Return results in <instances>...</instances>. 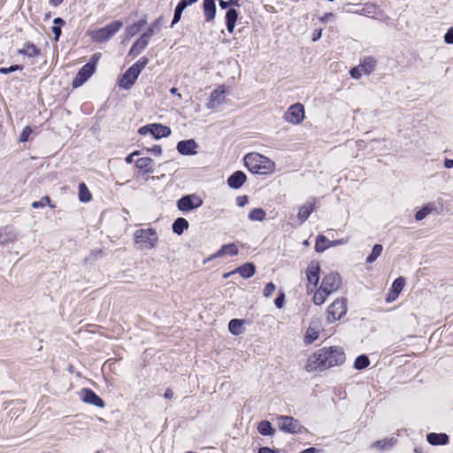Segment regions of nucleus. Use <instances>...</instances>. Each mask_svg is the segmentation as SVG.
<instances>
[{"label": "nucleus", "instance_id": "5701e85b", "mask_svg": "<svg viewBox=\"0 0 453 453\" xmlns=\"http://www.w3.org/2000/svg\"><path fill=\"white\" fill-rule=\"evenodd\" d=\"M150 39L142 35L131 47L128 55L133 58L138 56L148 46Z\"/></svg>", "mask_w": 453, "mask_h": 453}, {"label": "nucleus", "instance_id": "a18cd8bd", "mask_svg": "<svg viewBox=\"0 0 453 453\" xmlns=\"http://www.w3.org/2000/svg\"><path fill=\"white\" fill-rule=\"evenodd\" d=\"M149 62L148 58L142 57L136 63H134L131 67L138 73L142 72V70L147 65Z\"/></svg>", "mask_w": 453, "mask_h": 453}, {"label": "nucleus", "instance_id": "f8f14e48", "mask_svg": "<svg viewBox=\"0 0 453 453\" xmlns=\"http://www.w3.org/2000/svg\"><path fill=\"white\" fill-rule=\"evenodd\" d=\"M80 397L85 403L91 404L98 408H104L105 406L104 399L89 388H83L80 392Z\"/></svg>", "mask_w": 453, "mask_h": 453}, {"label": "nucleus", "instance_id": "4be33fe9", "mask_svg": "<svg viewBox=\"0 0 453 453\" xmlns=\"http://www.w3.org/2000/svg\"><path fill=\"white\" fill-rule=\"evenodd\" d=\"M343 242H344L343 240H337V241L332 242V241L328 240L326 237H325L324 235H319L316 240L315 250L317 252L320 253V252H324L326 250V249L329 246L339 245V244H342Z\"/></svg>", "mask_w": 453, "mask_h": 453}, {"label": "nucleus", "instance_id": "c03bdc74", "mask_svg": "<svg viewBox=\"0 0 453 453\" xmlns=\"http://www.w3.org/2000/svg\"><path fill=\"white\" fill-rule=\"evenodd\" d=\"M286 303V294L283 289H280L274 299V305L277 309H282Z\"/></svg>", "mask_w": 453, "mask_h": 453}, {"label": "nucleus", "instance_id": "ddd939ff", "mask_svg": "<svg viewBox=\"0 0 453 453\" xmlns=\"http://www.w3.org/2000/svg\"><path fill=\"white\" fill-rule=\"evenodd\" d=\"M342 284V279L338 273H331L326 275L321 281L320 288L330 295L336 291Z\"/></svg>", "mask_w": 453, "mask_h": 453}, {"label": "nucleus", "instance_id": "4d7b16f0", "mask_svg": "<svg viewBox=\"0 0 453 453\" xmlns=\"http://www.w3.org/2000/svg\"><path fill=\"white\" fill-rule=\"evenodd\" d=\"M383 251V247L380 244H375L372 248V253L370 255H380Z\"/></svg>", "mask_w": 453, "mask_h": 453}, {"label": "nucleus", "instance_id": "a211bd4d", "mask_svg": "<svg viewBox=\"0 0 453 453\" xmlns=\"http://www.w3.org/2000/svg\"><path fill=\"white\" fill-rule=\"evenodd\" d=\"M138 76L139 74L130 66L122 75L119 83V87L124 89L131 88Z\"/></svg>", "mask_w": 453, "mask_h": 453}, {"label": "nucleus", "instance_id": "473e14b6", "mask_svg": "<svg viewBox=\"0 0 453 453\" xmlns=\"http://www.w3.org/2000/svg\"><path fill=\"white\" fill-rule=\"evenodd\" d=\"M145 24L146 20L141 19L130 26H127L125 30L127 38H131L136 35L141 31V29L145 26Z\"/></svg>", "mask_w": 453, "mask_h": 453}, {"label": "nucleus", "instance_id": "423d86ee", "mask_svg": "<svg viewBox=\"0 0 453 453\" xmlns=\"http://www.w3.org/2000/svg\"><path fill=\"white\" fill-rule=\"evenodd\" d=\"M123 27L120 20H116L104 27L91 32V38L96 42H104L113 37Z\"/></svg>", "mask_w": 453, "mask_h": 453}, {"label": "nucleus", "instance_id": "9d476101", "mask_svg": "<svg viewBox=\"0 0 453 453\" xmlns=\"http://www.w3.org/2000/svg\"><path fill=\"white\" fill-rule=\"evenodd\" d=\"M284 120L293 124L298 125L304 119V107L302 104H295L291 105L284 114Z\"/></svg>", "mask_w": 453, "mask_h": 453}, {"label": "nucleus", "instance_id": "052dcab7", "mask_svg": "<svg viewBox=\"0 0 453 453\" xmlns=\"http://www.w3.org/2000/svg\"><path fill=\"white\" fill-rule=\"evenodd\" d=\"M219 4L221 9H227L232 5V2L230 0H219Z\"/></svg>", "mask_w": 453, "mask_h": 453}, {"label": "nucleus", "instance_id": "f03ea898", "mask_svg": "<svg viewBox=\"0 0 453 453\" xmlns=\"http://www.w3.org/2000/svg\"><path fill=\"white\" fill-rule=\"evenodd\" d=\"M246 167L254 173H271L274 168V163L268 157L258 153H249L244 157Z\"/></svg>", "mask_w": 453, "mask_h": 453}, {"label": "nucleus", "instance_id": "bb28decb", "mask_svg": "<svg viewBox=\"0 0 453 453\" xmlns=\"http://www.w3.org/2000/svg\"><path fill=\"white\" fill-rule=\"evenodd\" d=\"M239 13L234 8H229L226 13V25L229 33H233Z\"/></svg>", "mask_w": 453, "mask_h": 453}, {"label": "nucleus", "instance_id": "e433bc0d", "mask_svg": "<svg viewBox=\"0 0 453 453\" xmlns=\"http://www.w3.org/2000/svg\"><path fill=\"white\" fill-rule=\"evenodd\" d=\"M188 222L184 218H178L173 224V231L177 234H181L184 230L188 229Z\"/></svg>", "mask_w": 453, "mask_h": 453}, {"label": "nucleus", "instance_id": "f3484780", "mask_svg": "<svg viewBox=\"0 0 453 453\" xmlns=\"http://www.w3.org/2000/svg\"><path fill=\"white\" fill-rule=\"evenodd\" d=\"M316 205V199L314 197H310L305 203H303L299 208V211L297 214V219L300 223H303L313 211Z\"/></svg>", "mask_w": 453, "mask_h": 453}, {"label": "nucleus", "instance_id": "cd10ccee", "mask_svg": "<svg viewBox=\"0 0 453 453\" xmlns=\"http://www.w3.org/2000/svg\"><path fill=\"white\" fill-rule=\"evenodd\" d=\"M203 8L204 12L205 20L207 22L213 20L216 15L215 0H203Z\"/></svg>", "mask_w": 453, "mask_h": 453}, {"label": "nucleus", "instance_id": "bf43d9fd", "mask_svg": "<svg viewBox=\"0 0 453 453\" xmlns=\"http://www.w3.org/2000/svg\"><path fill=\"white\" fill-rule=\"evenodd\" d=\"M101 57V54L100 53H96L94 54L91 58L89 59V61L88 63H92L93 64V69L95 70L96 69V65L97 64L99 58Z\"/></svg>", "mask_w": 453, "mask_h": 453}, {"label": "nucleus", "instance_id": "37998d69", "mask_svg": "<svg viewBox=\"0 0 453 453\" xmlns=\"http://www.w3.org/2000/svg\"><path fill=\"white\" fill-rule=\"evenodd\" d=\"M265 212L260 208L253 209L249 213V219L252 221H254V220L262 221L265 219Z\"/></svg>", "mask_w": 453, "mask_h": 453}, {"label": "nucleus", "instance_id": "58836bf2", "mask_svg": "<svg viewBox=\"0 0 453 453\" xmlns=\"http://www.w3.org/2000/svg\"><path fill=\"white\" fill-rule=\"evenodd\" d=\"M79 199L82 203L89 202L92 199L91 193L85 183L79 185Z\"/></svg>", "mask_w": 453, "mask_h": 453}, {"label": "nucleus", "instance_id": "13d9d810", "mask_svg": "<svg viewBox=\"0 0 453 453\" xmlns=\"http://www.w3.org/2000/svg\"><path fill=\"white\" fill-rule=\"evenodd\" d=\"M52 32L55 35L54 39L55 41H58L60 35H61V28L59 26H53L52 27Z\"/></svg>", "mask_w": 453, "mask_h": 453}, {"label": "nucleus", "instance_id": "49530a36", "mask_svg": "<svg viewBox=\"0 0 453 453\" xmlns=\"http://www.w3.org/2000/svg\"><path fill=\"white\" fill-rule=\"evenodd\" d=\"M276 289V285L273 281H269L265 284L263 289V296L265 298L270 297Z\"/></svg>", "mask_w": 453, "mask_h": 453}, {"label": "nucleus", "instance_id": "6e6552de", "mask_svg": "<svg viewBox=\"0 0 453 453\" xmlns=\"http://www.w3.org/2000/svg\"><path fill=\"white\" fill-rule=\"evenodd\" d=\"M138 132L140 134H150L155 139L168 137L171 134L170 127L156 123L143 126Z\"/></svg>", "mask_w": 453, "mask_h": 453}, {"label": "nucleus", "instance_id": "69168bd1", "mask_svg": "<svg viewBox=\"0 0 453 453\" xmlns=\"http://www.w3.org/2000/svg\"><path fill=\"white\" fill-rule=\"evenodd\" d=\"M164 395V397H165V399H172V398H173V390H172L171 388H166V389L165 390V393H164V395Z\"/></svg>", "mask_w": 453, "mask_h": 453}, {"label": "nucleus", "instance_id": "680f3d73", "mask_svg": "<svg viewBox=\"0 0 453 453\" xmlns=\"http://www.w3.org/2000/svg\"><path fill=\"white\" fill-rule=\"evenodd\" d=\"M137 155H140V151L138 150H135L134 151L133 153L129 154L127 157H126V162L127 164H132L134 162V156H137Z\"/></svg>", "mask_w": 453, "mask_h": 453}, {"label": "nucleus", "instance_id": "3c124183", "mask_svg": "<svg viewBox=\"0 0 453 453\" xmlns=\"http://www.w3.org/2000/svg\"><path fill=\"white\" fill-rule=\"evenodd\" d=\"M257 453H281V450L276 448L272 449L268 446H261L258 448Z\"/></svg>", "mask_w": 453, "mask_h": 453}, {"label": "nucleus", "instance_id": "338daca9", "mask_svg": "<svg viewBox=\"0 0 453 453\" xmlns=\"http://www.w3.org/2000/svg\"><path fill=\"white\" fill-rule=\"evenodd\" d=\"M334 17V14L331 13V12H328V13H325L321 18H320V20L322 22H327L331 18Z\"/></svg>", "mask_w": 453, "mask_h": 453}, {"label": "nucleus", "instance_id": "20e7f679", "mask_svg": "<svg viewBox=\"0 0 453 453\" xmlns=\"http://www.w3.org/2000/svg\"><path fill=\"white\" fill-rule=\"evenodd\" d=\"M277 420L279 429L286 434H300L308 432L307 428L292 416L278 415Z\"/></svg>", "mask_w": 453, "mask_h": 453}, {"label": "nucleus", "instance_id": "e2e57ef3", "mask_svg": "<svg viewBox=\"0 0 453 453\" xmlns=\"http://www.w3.org/2000/svg\"><path fill=\"white\" fill-rule=\"evenodd\" d=\"M148 150L152 152L154 155H160L162 153V150L159 145H155Z\"/></svg>", "mask_w": 453, "mask_h": 453}, {"label": "nucleus", "instance_id": "5fc2aeb1", "mask_svg": "<svg viewBox=\"0 0 453 453\" xmlns=\"http://www.w3.org/2000/svg\"><path fill=\"white\" fill-rule=\"evenodd\" d=\"M444 41L446 43L452 44L453 43V27H450L448 32L444 35Z\"/></svg>", "mask_w": 453, "mask_h": 453}, {"label": "nucleus", "instance_id": "ea45409f", "mask_svg": "<svg viewBox=\"0 0 453 453\" xmlns=\"http://www.w3.org/2000/svg\"><path fill=\"white\" fill-rule=\"evenodd\" d=\"M188 5L187 4L186 2H184L183 0H181L176 6L175 8V11H174V16H173V19L172 21V25L171 27H173L177 22L180 21V18H181V14L183 12V11L188 7Z\"/></svg>", "mask_w": 453, "mask_h": 453}, {"label": "nucleus", "instance_id": "de8ad7c7", "mask_svg": "<svg viewBox=\"0 0 453 453\" xmlns=\"http://www.w3.org/2000/svg\"><path fill=\"white\" fill-rule=\"evenodd\" d=\"M432 209L428 206H425L416 212L415 219L417 220L424 219L430 212Z\"/></svg>", "mask_w": 453, "mask_h": 453}, {"label": "nucleus", "instance_id": "79ce46f5", "mask_svg": "<svg viewBox=\"0 0 453 453\" xmlns=\"http://www.w3.org/2000/svg\"><path fill=\"white\" fill-rule=\"evenodd\" d=\"M20 54L27 55L29 58L35 57L39 53L37 48L32 43H26L22 50L19 51Z\"/></svg>", "mask_w": 453, "mask_h": 453}, {"label": "nucleus", "instance_id": "a19ab883", "mask_svg": "<svg viewBox=\"0 0 453 453\" xmlns=\"http://www.w3.org/2000/svg\"><path fill=\"white\" fill-rule=\"evenodd\" d=\"M238 248L234 243L223 245L215 255H237Z\"/></svg>", "mask_w": 453, "mask_h": 453}, {"label": "nucleus", "instance_id": "6ab92c4d", "mask_svg": "<svg viewBox=\"0 0 453 453\" xmlns=\"http://www.w3.org/2000/svg\"><path fill=\"white\" fill-rule=\"evenodd\" d=\"M426 441L432 446H444L449 444V436L445 433H428Z\"/></svg>", "mask_w": 453, "mask_h": 453}, {"label": "nucleus", "instance_id": "2f4dec72", "mask_svg": "<svg viewBox=\"0 0 453 453\" xmlns=\"http://www.w3.org/2000/svg\"><path fill=\"white\" fill-rule=\"evenodd\" d=\"M354 12L367 17H374L376 14H378L379 8L373 4L366 3Z\"/></svg>", "mask_w": 453, "mask_h": 453}, {"label": "nucleus", "instance_id": "9b49d317", "mask_svg": "<svg viewBox=\"0 0 453 453\" xmlns=\"http://www.w3.org/2000/svg\"><path fill=\"white\" fill-rule=\"evenodd\" d=\"M406 285V279L403 276H399L395 279L388 290V293L385 296V302L387 303H393L395 301L403 289Z\"/></svg>", "mask_w": 453, "mask_h": 453}, {"label": "nucleus", "instance_id": "7ed1b4c3", "mask_svg": "<svg viewBox=\"0 0 453 453\" xmlns=\"http://www.w3.org/2000/svg\"><path fill=\"white\" fill-rule=\"evenodd\" d=\"M134 242L142 250H150L153 249L157 242L158 235L153 228L138 229L134 234Z\"/></svg>", "mask_w": 453, "mask_h": 453}, {"label": "nucleus", "instance_id": "72a5a7b5", "mask_svg": "<svg viewBox=\"0 0 453 453\" xmlns=\"http://www.w3.org/2000/svg\"><path fill=\"white\" fill-rule=\"evenodd\" d=\"M370 363V358L366 354H360L355 358L353 368L357 371H362L367 368Z\"/></svg>", "mask_w": 453, "mask_h": 453}, {"label": "nucleus", "instance_id": "0eeeda50", "mask_svg": "<svg viewBox=\"0 0 453 453\" xmlns=\"http://www.w3.org/2000/svg\"><path fill=\"white\" fill-rule=\"evenodd\" d=\"M322 329V322L321 318L313 316L311 319L310 325L306 329L303 342L306 345H310L313 343L316 340H318L319 336L320 330Z\"/></svg>", "mask_w": 453, "mask_h": 453}, {"label": "nucleus", "instance_id": "4c0bfd02", "mask_svg": "<svg viewBox=\"0 0 453 453\" xmlns=\"http://www.w3.org/2000/svg\"><path fill=\"white\" fill-rule=\"evenodd\" d=\"M329 296V293H327L326 290L323 291L322 288L319 287L316 293L314 294L312 301L315 305H321L326 301Z\"/></svg>", "mask_w": 453, "mask_h": 453}, {"label": "nucleus", "instance_id": "774afa93", "mask_svg": "<svg viewBox=\"0 0 453 453\" xmlns=\"http://www.w3.org/2000/svg\"><path fill=\"white\" fill-rule=\"evenodd\" d=\"M444 166L448 169L452 168L453 167V159L446 158L444 161Z\"/></svg>", "mask_w": 453, "mask_h": 453}, {"label": "nucleus", "instance_id": "09e8293b", "mask_svg": "<svg viewBox=\"0 0 453 453\" xmlns=\"http://www.w3.org/2000/svg\"><path fill=\"white\" fill-rule=\"evenodd\" d=\"M50 200L49 196H43L41 200L33 202L32 207L35 209L42 208L50 204Z\"/></svg>", "mask_w": 453, "mask_h": 453}, {"label": "nucleus", "instance_id": "c756f323", "mask_svg": "<svg viewBox=\"0 0 453 453\" xmlns=\"http://www.w3.org/2000/svg\"><path fill=\"white\" fill-rule=\"evenodd\" d=\"M135 166L143 173H153L152 159L150 157H141L136 160Z\"/></svg>", "mask_w": 453, "mask_h": 453}, {"label": "nucleus", "instance_id": "393cba45", "mask_svg": "<svg viewBox=\"0 0 453 453\" xmlns=\"http://www.w3.org/2000/svg\"><path fill=\"white\" fill-rule=\"evenodd\" d=\"M246 180V175L242 171H236L227 179V184L230 188L237 189L241 188Z\"/></svg>", "mask_w": 453, "mask_h": 453}, {"label": "nucleus", "instance_id": "6e6d98bb", "mask_svg": "<svg viewBox=\"0 0 453 453\" xmlns=\"http://www.w3.org/2000/svg\"><path fill=\"white\" fill-rule=\"evenodd\" d=\"M236 203L238 206L244 207L248 203V197L246 196H238Z\"/></svg>", "mask_w": 453, "mask_h": 453}, {"label": "nucleus", "instance_id": "4468645a", "mask_svg": "<svg viewBox=\"0 0 453 453\" xmlns=\"http://www.w3.org/2000/svg\"><path fill=\"white\" fill-rule=\"evenodd\" d=\"M320 265L317 260H312L306 269V279L309 285L317 287L320 280Z\"/></svg>", "mask_w": 453, "mask_h": 453}, {"label": "nucleus", "instance_id": "a878e982", "mask_svg": "<svg viewBox=\"0 0 453 453\" xmlns=\"http://www.w3.org/2000/svg\"><path fill=\"white\" fill-rule=\"evenodd\" d=\"M257 429V432L263 436H273L276 434V429L267 419H264L258 422Z\"/></svg>", "mask_w": 453, "mask_h": 453}, {"label": "nucleus", "instance_id": "412c9836", "mask_svg": "<svg viewBox=\"0 0 453 453\" xmlns=\"http://www.w3.org/2000/svg\"><path fill=\"white\" fill-rule=\"evenodd\" d=\"M234 272L240 274V276L243 279L247 280L254 276L257 272V267L252 262H245L244 264L234 268Z\"/></svg>", "mask_w": 453, "mask_h": 453}, {"label": "nucleus", "instance_id": "f257e3e1", "mask_svg": "<svg viewBox=\"0 0 453 453\" xmlns=\"http://www.w3.org/2000/svg\"><path fill=\"white\" fill-rule=\"evenodd\" d=\"M346 360L343 348L336 345L323 347L311 354L305 365V370L323 372L334 366L342 365Z\"/></svg>", "mask_w": 453, "mask_h": 453}, {"label": "nucleus", "instance_id": "c85d7f7f", "mask_svg": "<svg viewBox=\"0 0 453 453\" xmlns=\"http://www.w3.org/2000/svg\"><path fill=\"white\" fill-rule=\"evenodd\" d=\"M397 443V439L395 437H388L382 440H378L373 442V447L382 451L390 450Z\"/></svg>", "mask_w": 453, "mask_h": 453}, {"label": "nucleus", "instance_id": "aec40b11", "mask_svg": "<svg viewBox=\"0 0 453 453\" xmlns=\"http://www.w3.org/2000/svg\"><path fill=\"white\" fill-rule=\"evenodd\" d=\"M226 97V91L224 87H219L213 90L210 96V101L207 104V108L215 109L221 104Z\"/></svg>", "mask_w": 453, "mask_h": 453}, {"label": "nucleus", "instance_id": "c9c22d12", "mask_svg": "<svg viewBox=\"0 0 453 453\" xmlns=\"http://www.w3.org/2000/svg\"><path fill=\"white\" fill-rule=\"evenodd\" d=\"M376 60L372 57L365 58L360 64V68L365 74H370L375 68Z\"/></svg>", "mask_w": 453, "mask_h": 453}, {"label": "nucleus", "instance_id": "0e129e2a", "mask_svg": "<svg viewBox=\"0 0 453 453\" xmlns=\"http://www.w3.org/2000/svg\"><path fill=\"white\" fill-rule=\"evenodd\" d=\"M320 449H317L316 447H310L307 449H304L301 453H319Z\"/></svg>", "mask_w": 453, "mask_h": 453}, {"label": "nucleus", "instance_id": "f704fd0d", "mask_svg": "<svg viewBox=\"0 0 453 453\" xmlns=\"http://www.w3.org/2000/svg\"><path fill=\"white\" fill-rule=\"evenodd\" d=\"M162 24H163L162 18L159 17L158 19H157L155 21H153L150 25L147 31L142 33V35L144 36H146L147 38L150 39L152 35H154L155 34L158 33L161 30Z\"/></svg>", "mask_w": 453, "mask_h": 453}, {"label": "nucleus", "instance_id": "8fccbe9b", "mask_svg": "<svg viewBox=\"0 0 453 453\" xmlns=\"http://www.w3.org/2000/svg\"><path fill=\"white\" fill-rule=\"evenodd\" d=\"M33 130L30 127L27 126L19 136V142H27L29 138V135L32 134Z\"/></svg>", "mask_w": 453, "mask_h": 453}, {"label": "nucleus", "instance_id": "2eb2a0df", "mask_svg": "<svg viewBox=\"0 0 453 453\" xmlns=\"http://www.w3.org/2000/svg\"><path fill=\"white\" fill-rule=\"evenodd\" d=\"M95 73L92 63H87L83 65L76 74L73 81V87L79 88L83 85L88 78Z\"/></svg>", "mask_w": 453, "mask_h": 453}, {"label": "nucleus", "instance_id": "603ef678", "mask_svg": "<svg viewBox=\"0 0 453 453\" xmlns=\"http://www.w3.org/2000/svg\"><path fill=\"white\" fill-rule=\"evenodd\" d=\"M350 73V76L353 78V79H359L362 74L364 73L363 70L360 68V65H358L357 66L352 68L349 72Z\"/></svg>", "mask_w": 453, "mask_h": 453}, {"label": "nucleus", "instance_id": "1a4fd4ad", "mask_svg": "<svg viewBox=\"0 0 453 453\" xmlns=\"http://www.w3.org/2000/svg\"><path fill=\"white\" fill-rule=\"evenodd\" d=\"M202 204V198L196 194L184 196L177 202L178 209L184 212L197 209L201 207Z\"/></svg>", "mask_w": 453, "mask_h": 453}, {"label": "nucleus", "instance_id": "39448f33", "mask_svg": "<svg viewBox=\"0 0 453 453\" xmlns=\"http://www.w3.org/2000/svg\"><path fill=\"white\" fill-rule=\"evenodd\" d=\"M347 302L348 300L345 297L337 298L327 307V323L332 324L340 320L343 316L346 315L348 311Z\"/></svg>", "mask_w": 453, "mask_h": 453}, {"label": "nucleus", "instance_id": "b1692460", "mask_svg": "<svg viewBox=\"0 0 453 453\" xmlns=\"http://www.w3.org/2000/svg\"><path fill=\"white\" fill-rule=\"evenodd\" d=\"M246 323L245 319H232L229 320L227 328L229 333L232 335L239 336L244 332V324Z\"/></svg>", "mask_w": 453, "mask_h": 453}, {"label": "nucleus", "instance_id": "7c9ffc66", "mask_svg": "<svg viewBox=\"0 0 453 453\" xmlns=\"http://www.w3.org/2000/svg\"><path fill=\"white\" fill-rule=\"evenodd\" d=\"M16 239V234L12 226L0 227V244L12 242Z\"/></svg>", "mask_w": 453, "mask_h": 453}, {"label": "nucleus", "instance_id": "864d4df0", "mask_svg": "<svg viewBox=\"0 0 453 453\" xmlns=\"http://www.w3.org/2000/svg\"><path fill=\"white\" fill-rule=\"evenodd\" d=\"M17 70H22V66L19 65H14L10 66L9 68L0 67V73H9Z\"/></svg>", "mask_w": 453, "mask_h": 453}, {"label": "nucleus", "instance_id": "dca6fc26", "mask_svg": "<svg viewBox=\"0 0 453 453\" xmlns=\"http://www.w3.org/2000/svg\"><path fill=\"white\" fill-rule=\"evenodd\" d=\"M197 142L194 139L182 140L177 143V150L180 154L192 156L197 153Z\"/></svg>", "mask_w": 453, "mask_h": 453}]
</instances>
